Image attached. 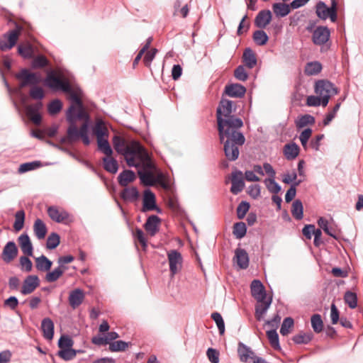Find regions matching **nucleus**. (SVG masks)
<instances>
[{
	"mask_svg": "<svg viewBox=\"0 0 363 363\" xmlns=\"http://www.w3.org/2000/svg\"><path fill=\"white\" fill-rule=\"evenodd\" d=\"M216 120L219 139L224 144L223 150L229 161H235L239 157V146L245 142V138L240 128L243 126L241 118L233 114V101L221 99L216 109Z\"/></svg>",
	"mask_w": 363,
	"mask_h": 363,
	"instance_id": "1",
	"label": "nucleus"
},
{
	"mask_svg": "<svg viewBox=\"0 0 363 363\" xmlns=\"http://www.w3.org/2000/svg\"><path fill=\"white\" fill-rule=\"evenodd\" d=\"M76 110L74 105H70L66 112V120L69 123L67 130V136L61 139V143H73L79 139L80 135L89 133V119H79L74 116Z\"/></svg>",
	"mask_w": 363,
	"mask_h": 363,
	"instance_id": "2",
	"label": "nucleus"
},
{
	"mask_svg": "<svg viewBox=\"0 0 363 363\" xmlns=\"http://www.w3.org/2000/svg\"><path fill=\"white\" fill-rule=\"evenodd\" d=\"M112 143L116 151L124 157L128 167L138 168L140 164L134 160V156L143 146L140 142L131 140L128 143L122 136L116 135L113 137Z\"/></svg>",
	"mask_w": 363,
	"mask_h": 363,
	"instance_id": "3",
	"label": "nucleus"
},
{
	"mask_svg": "<svg viewBox=\"0 0 363 363\" xmlns=\"http://www.w3.org/2000/svg\"><path fill=\"white\" fill-rule=\"evenodd\" d=\"M44 85L52 91L71 92L72 86L69 80L61 74H57L55 71L49 70L44 79Z\"/></svg>",
	"mask_w": 363,
	"mask_h": 363,
	"instance_id": "4",
	"label": "nucleus"
},
{
	"mask_svg": "<svg viewBox=\"0 0 363 363\" xmlns=\"http://www.w3.org/2000/svg\"><path fill=\"white\" fill-rule=\"evenodd\" d=\"M315 93L322 99V106L325 107L332 96L337 94V89L328 80H318L315 83Z\"/></svg>",
	"mask_w": 363,
	"mask_h": 363,
	"instance_id": "5",
	"label": "nucleus"
},
{
	"mask_svg": "<svg viewBox=\"0 0 363 363\" xmlns=\"http://www.w3.org/2000/svg\"><path fill=\"white\" fill-rule=\"evenodd\" d=\"M23 30V26L15 23V28L9 30L0 38V50L6 52L11 49L16 44Z\"/></svg>",
	"mask_w": 363,
	"mask_h": 363,
	"instance_id": "6",
	"label": "nucleus"
},
{
	"mask_svg": "<svg viewBox=\"0 0 363 363\" xmlns=\"http://www.w3.org/2000/svg\"><path fill=\"white\" fill-rule=\"evenodd\" d=\"M134 160L140 164L138 167H143L142 171L157 172V167L152 162L150 155L143 146L136 152Z\"/></svg>",
	"mask_w": 363,
	"mask_h": 363,
	"instance_id": "7",
	"label": "nucleus"
},
{
	"mask_svg": "<svg viewBox=\"0 0 363 363\" xmlns=\"http://www.w3.org/2000/svg\"><path fill=\"white\" fill-rule=\"evenodd\" d=\"M47 211L49 217L56 223L69 224L74 221L73 216L63 208L52 206Z\"/></svg>",
	"mask_w": 363,
	"mask_h": 363,
	"instance_id": "8",
	"label": "nucleus"
},
{
	"mask_svg": "<svg viewBox=\"0 0 363 363\" xmlns=\"http://www.w3.org/2000/svg\"><path fill=\"white\" fill-rule=\"evenodd\" d=\"M16 79L21 80L20 88L28 86L37 85L40 82V78L36 73L30 72L28 69L23 68L16 74Z\"/></svg>",
	"mask_w": 363,
	"mask_h": 363,
	"instance_id": "9",
	"label": "nucleus"
},
{
	"mask_svg": "<svg viewBox=\"0 0 363 363\" xmlns=\"http://www.w3.org/2000/svg\"><path fill=\"white\" fill-rule=\"evenodd\" d=\"M330 37V31L327 26H319L313 31L312 40L315 45H322L326 43Z\"/></svg>",
	"mask_w": 363,
	"mask_h": 363,
	"instance_id": "10",
	"label": "nucleus"
},
{
	"mask_svg": "<svg viewBox=\"0 0 363 363\" xmlns=\"http://www.w3.org/2000/svg\"><path fill=\"white\" fill-rule=\"evenodd\" d=\"M167 257L169 264V271L172 276L176 274L181 269L182 264V256L179 252L176 250H170L167 253Z\"/></svg>",
	"mask_w": 363,
	"mask_h": 363,
	"instance_id": "11",
	"label": "nucleus"
},
{
	"mask_svg": "<svg viewBox=\"0 0 363 363\" xmlns=\"http://www.w3.org/2000/svg\"><path fill=\"white\" fill-rule=\"evenodd\" d=\"M68 93L70 94V99L72 101L71 105L73 104L76 107V110L74 111V116H77V118H79V119H89V114L85 111L80 97L72 90L71 92Z\"/></svg>",
	"mask_w": 363,
	"mask_h": 363,
	"instance_id": "12",
	"label": "nucleus"
},
{
	"mask_svg": "<svg viewBox=\"0 0 363 363\" xmlns=\"http://www.w3.org/2000/svg\"><path fill=\"white\" fill-rule=\"evenodd\" d=\"M40 285V279L37 275H28L23 282L21 293L28 295L33 293Z\"/></svg>",
	"mask_w": 363,
	"mask_h": 363,
	"instance_id": "13",
	"label": "nucleus"
},
{
	"mask_svg": "<svg viewBox=\"0 0 363 363\" xmlns=\"http://www.w3.org/2000/svg\"><path fill=\"white\" fill-rule=\"evenodd\" d=\"M18 250L13 241L8 242L4 246L2 253L1 259L5 263L11 262L18 255Z\"/></svg>",
	"mask_w": 363,
	"mask_h": 363,
	"instance_id": "14",
	"label": "nucleus"
},
{
	"mask_svg": "<svg viewBox=\"0 0 363 363\" xmlns=\"http://www.w3.org/2000/svg\"><path fill=\"white\" fill-rule=\"evenodd\" d=\"M251 294L257 301H260L267 298V293L263 284L259 279H255L250 284Z\"/></svg>",
	"mask_w": 363,
	"mask_h": 363,
	"instance_id": "15",
	"label": "nucleus"
},
{
	"mask_svg": "<svg viewBox=\"0 0 363 363\" xmlns=\"http://www.w3.org/2000/svg\"><path fill=\"white\" fill-rule=\"evenodd\" d=\"M42 107L43 104L41 101H39L33 105L28 106L26 108L28 117L35 125H40L42 121V116L39 113Z\"/></svg>",
	"mask_w": 363,
	"mask_h": 363,
	"instance_id": "16",
	"label": "nucleus"
},
{
	"mask_svg": "<svg viewBox=\"0 0 363 363\" xmlns=\"http://www.w3.org/2000/svg\"><path fill=\"white\" fill-rule=\"evenodd\" d=\"M272 301V297L266 298L260 301H257L255 308V315L258 321H261L264 318V315L271 306Z\"/></svg>",
	"mask_w": 363,
	"mask_h": 363,
	"instance_id": "17",
	"label": "nucleus"
},
{
	"mask_svg": "<svg viewBox=\"0 0 363 363\" xmlns=\"http://www.w3.org/2000/svg\"><path fill=\"white\" fill-rule=\"evenodd\" d=\"M230 191L236 195L241 192L245 186V182L242 179V173L240 171H235L232 173Z\"/></svg>",
	"mask_w": 363,
	"mask_h": 363,
	"instance_id": "18",
	"label": "nucleus"
},
{
	"mask_svg": "<svg viewBox=\"0 0 363 363\" xmlns=\"http://www.w3.org/2000/svg\"><path fill=\"white\" fill-rule=\"evenodd\" d=\"M161 219L156 215L150 216L144 224V228L151 235L154 236L160 230Z\"/></svg>",
	"mask_w": 363,
	"mask_h": 363,
	"instance_id": "19",
	"label": "nucleus"
},
{
	"mask_svg": "<svg viewBox=\"0 0 363 363\" xmlns=\"http://www.w3.org/2000/svg\"><path fill=\"white\" fill-rule=\"evenodd\" d=\"M238 354L240 360L242 362H249L257 357L250 347L241 342L238 343Z\"/></svg>",
	"mask_w": 363,
	"mask_h": 363,
	"instance_id": "20",
	"label": "nucleus"
},
{
	"mask_svg": "<svg viewBox=\"0 0 363 363\" xmlns=\"http://www.w3.org/2000/svg\"><path fill=\"white\" fill-rule=\"evenodd\" d=\"M156 208V198L155 194L150 189L144 191L143 201V212L154 211Z\"/></svg>",
	"mask_w": 363,
	"mask_h": 363,
	"instance_id": "21",
	"label": "nucleus"
},
{
	"mask_svg": "<svg viewBox=\"0 0 363 363\" xmlns=\"http://www.w3.org/2000/svg\"><path fill=\"white\" fill-rule=\"evenodd\" d=\"M239 268L245 269L249 266V257L246 250L242 248H237L235 250V257L233 258Z\"/></svg>",
	"mask_w": 363,
	"mask_h": 363,
	"instance_id": "22",
	"label": "nucleus"
},
{
	"mask_svg": "<svg viewBox=\"0 0 363 363\" xmlns=\"http://www.w3.org/2000/svg\"><path fill=\"white\" fill-rule=\"evenodd\" d=\"M84 299V293L81 289H75L70 291L68 298L70 306L75 309L79 306Z\"/></svg>",
	"mask_w": 363,
	"mask_h": 363,
	"instance_id": "23",
	"label": "nucleus"
},
{
	"mask_svg": "<svg viewBox=\"0 0 363 363\" xmlns=\"http://www.w3.org/2000/svg\"><path fill=\"white\" fill-rule=\"evenodd\" d=\"M92 132L96 135L97 141L108 138V130L102 120L96 122L92 128Z\"/></svg>",
	"mask_w": 363,
	"mask_h": 363,
	"instance_id": "24",
	"label": "nucleus"
},
{
	"mask_svg": "<svg viewBox=\"0 0 363 363\" xmlns=\"http://www.w3.org/2000/svg\"><path fill=\"white\" fill-rule=\"evenodd\" d=\"M272 20V13L269 10H262L255 19V24L259 28H264Z\"/></svg>",
	"mask_w": 363,
	"mask_h": 363,
	"instance_id": "25",
	"label": "nucleus"
},
{
	"mask_svg": "<svg viewBox=\"0 0 363 363\" xmlns=\"http://www.w3.org/2000/svg\"><path fill=\"white\" fill-rule=\"evenodd\" d=\"M21 251L27 256H33V247L28 234L23 233L18 238Z\"/></svg>",
	"mask_w": 363,
	"mask_h": 363,
	"instance_id": "26",
	"label": "nucleus"
},
{
	"mask_svg": "<svg viewBox=\"0 0 363 363\" xmlns=\"http://www.w3.org/2000/svg\"><path fill=\"white\" fill-rule=\"evenodd\" d=\"M225 92L230 97L241 98L245 95L246 88L240 84H231L225 86Z\"/></svg>",
	"mask_w": 363,
	"mask_h": 363,
	"instance_id": "27",
	"label": "nucleus"
},
{
	"mask_svg": "<svg viewBox=\"0 0 363 363\" xmlns=\"http://www.w3.org/2000/svg\"><path fill=\"white\" fill-rule=\"evenodd\" d=\"M242 59L244 66H246L248 69L254 68L257 62L255 53L250 48L245 49Z\"/></svg>",
	"mask_w": 363,
	"mask_h": 363,
	"instance_id": "28",
	"label": "nucleus"
},
{
	"mask_svg": "<svg viewBox=\"0 0 363 363\" xmlns=\"http://www.w3.org/2000/svg\"><path fill=\"white\" fill-rule=\"evenodd\" d=\"M299 152L300 147L295 143H289L284 146L283 153L286 159L288 160H293L296 158Z\"/></svg>",
	"mask_w": 363,
	"mask_h": 363,
	"instance_id": "29",
	"label": "nucleus"
},
{
	"mask_svg": "<svg viewBox=\"0 0 363 363\" xmlns=\"http://www.w3.org/2000/svg\"><path fill=\"white\" fill-rule=\"evenodd\" d=\"M54 323L50 318L43 319L41 322V330L43 337L47 340H52L54 335Z\"/></svg>",
	"mask_w": 363,
	"mask_h": 363,
	"instance_id": "30",
	"label": "nucleus"
},
{
	"mask_svg": "<svg viewBox=\"0 0 363 363\" xmlns=\"http://www.w3.org/2000/svg\"><path fill=\"white\" fill-rule=\"evenodd\" d=\"M135 179V172L130 169H125L118 176V184L124 187L127 186L129 183L134 182Z\"/></svg>",
	"mask_w": 363,
	"mask_h": 363,
	"instance_id": "31",
	"label": "nucleus"
},
{
	"mask_svg": "<svg viewBox=\"0 0 363 363\" xmlns=\"http://www.w3.org/2000/svg\"><path fill=\"white\" fill-rule=\"evenodd\" d=\"M290 4L285 3H274L272 5L273 12L278 18H283L286 16L291 12Z\"/></svg>",
	"mask_w": 363,
	"mask_h": 363,
	"instance_id": "32",
	"label": "nucleus"
},
{
	"mask_svg": "<svg viewBox=\"0 0 363 363\" xmlns=\"http://www.w3.org/2000/svg\"><path fill=\"white\" fill-rule=\"evenodd\" d=\"M138 174L140 182L146 186H152L155 184V174L151 171L138 170Z\"/></svg>",
	"mask_w": 363,
	"mask_h": 363,
	"instance_id": "33",
	"label": "nucleus"
},
{
	"mask_svg": "<svg viewBox=\"0 0 363 363\" xmlns=\"http://www.w3.org/2000/svg\"><path fill=\"white\" fill-rule=\"evenodd\" d=\"M121 199L125 201H134L139 197V192L136 187L125 188L120 194Z\"/></svg>",
	"mask_w": 363,
	"mask_h": 363,
	"instance_id": "34",
	"label": "nucleus"
},
{
	"mask_svg": "<svg viewBox=\"0 0 363 363\" xmlns=\"http://www.w3.org/2000/svg\"><path fill=\"white\" fill-rule=\"evenodd\" d=\"M35 261L36 269L40 272L49 271L52 265V262L43 255L36 257Z\"/></svg>",
	"mask_w": 363,
	"mask_h": 363,
	"instance_id": "35",
	"label": "nucleus"
},
{
	"mask_svg": "<svg viewBox=\"0 0 363 363\" xmlns=\"http://www.w3.org/2000/svg\"><path fill=\"white\" fill-rule=\"evenodd\" d=\"M33 231L38 240H43L45 238L48 232V229L45 224L41 219L37 218L35 220L33 225Z\"/></svg>",
	"mask_w": 363,
	"mask_h": 363,
	"instance_id": "36",
	"label": "nucleus"
},
{
	"mask_svg": "<svg viewBox=\"0 0 363 363\" xmlns=\"http://www.w3.org/2000/svg\"><path fill=\"white\" fill-rule=\"evenodd\" d=\"M104 168L110 173L116 174L118 170V163L117 160L111 157L103 158Z\"/></svg>",
	"mask_w": 363,
	"mask_h": 363,
	"instance_id": "37",
	"label": "nucleus"
},
{
	"mask_svg": "<svg viewBox=\"0 0 363 363\" xmlns=\"http://www.w3.org/2000/svg\"><path fill=\"white\" fill-rule=\"evenodd\" d=\"M322 70V65L318 61L308 62L305 67V73L307 75H316Z\"/></svg>",
	"mask_w": 363,
	"mask_h": 363,
	"instance_id": "38",
	"label": "nucleus"
},
{
	"mask_svg": "<svg viewBox=\"0 0 363 363\" xmlns=\"http://www.w3.org/2000/svg\"><path fill=\"white\" fill-rule=\"evenodd\" d=\"M50 64L49 60L47 57L43 55H39L36 57H33L31 62V67L33 69H41L48 66Z\"/></svg>",
	"mask_w": 363,
	"mask_h": 363,
	"instance_id": "39",
	"label": "nucleus"
},
{
	"mask_svg": "<svg viewBox=\"0 0 363 363\" xmlns=\"http://www.w3.org/2000/svg\"><path fill=\"white\" fill-rule=\"evenodd\" d=\"M18 53L24 59H31L34 55V49L30 44L19 45L18 46Z\"/></svg>",
	"mask_w": 363,
	"mask_h": 363,
	"instance_id": "40",
	"label": "nucleus"
},
{
	"mask_svg": "<svg viewBox=\"0 0 363 363\" xmlns=\"http://www.w3.org/2000/svg\"><path fill=\"white\" fill-rule=\"evenodd\" d=\"M303 207L302 202L296 199L294 201L291 207V213L295 219L299 220L303 218Z\"/></svg>",
	"mask_w": 363,
	"mask_h": 363,
	"instance_id": "41",
	"label": "nucleus"
},
{
	"mask_svg": "<svg viewBox=\"0 0 363 363\" xmlns=\"http://www.w3.org/2000/svg\"><path fill=\"white\" fill-rule=\"evenodd\" d=\"M247 233V226L244 222L235 223L233 225V234L237 239H242Z\"/></svg>",
	"mask_w": 363,
	"mask_h": 363,
	"instance_id": "42",
	"label": "nucleus"
},
{
	"mask_svg": "<svg viewBox=\"0 0 363 363\" xmlns=\"http://www.w3.org/2000/svg\"><path fill=\"white\" fill-rule=\"evenodd\" d=\"M252 38L254 42L257 45L260 46L265 45L269 40L267 34L263 30H255L253 33Z\"/></svg>",
	"mask_w": 363,
	"mask_h": 363,
	"instance_id": "43",
	"label": "nucleus"
},
{
	"mask_svg": "<svg viewBox=\"0 0 363 363\" xmlns=\"http://www.w3.org/2000/svg\"><path fill=\"white\" fill-rule=\"evenodd\" d=\"M315 118L309 114H305L299 117L295 122L296 126L298 128H302L308 125H313L315 123Z\"/></svg>",
	"mask_w": 363,
	"mask_h": 363,
	"instance_id": "44",
	"label": "nucleus"
},
{
	"mask_svg": "<svg viewBox=\"0 0 363 363\" xmlns=\"http://www.w3.org/2000/svg\"><path fill=\"white\" fill-rule=\"evenodd\" d=\"M330 11L331 6L328 7L326 4L323 1H319L316 4V14L321 19H327Z\"/></svg>",
	"mask_w": 363,
	"mask_h": 363,
	"instance_id": "45",
	"label": "nucleus"
},
{
	"mask_svg": "<svg viewBox=\"0 0 363 363\" xmlns=\"http://www.w3.org/2000/svg\"><path fill=\"white\" fill-rule=\"evenodd\" d=\"M267 336L270 345L274 350H280L279 335L275 329L267 331Z\"/></svg>",
	"mask_w": 363,
	"mask_h": 363,
	"instance_id": "46",
	"label": "nucleus"
},
{
	"mask_svg": "<svg viewBox=\"0 0 363 363\" xmlns=\"http://www.w3.org/2000/svg\"><path fill=\"white\" fill-rule=\"evenodd\" d=\"M264 182L270 193L277 194L281 189V186L275 181V178H267Z\"/></svg>",
	"mask_w": 363,
	"mask_h": 363,
	"instance_id": "47",
	"label": "nucleus"
},
{
	"mask_svg": "<svg viewBox=\"0 0 363 363\" xmlns=\"http://www.w3.org/2000/svg\"><path fill=\"white\" fill-rule=\"evenodd\" d=\"M79 352V350H76L70 347L59 350L57 355L65 361H69L74 359L76 357L77 353Z\"/></svg>",
	"mask_w": 363,
	"mask_h": 363,
	"instance_id": "48",
	"label": "nucleus"
},
{
	"mask_svg": "<svg viewBox=\"0 0 363 363\" xmlns=\"http://www.w3.org/2000/svg\"><path fill=\"white\" fill-rule=\"evenodd\" d=\"M25 221V212L23 210L18 211L15 213V221L13 223V228L16 231L21 230L24 225Z\"/></svg>",
	"mask_w": 363,
	"mask_h": 363,
	"instance_id": "49",
	"label": "nucleus"
},
{
	"mask_svg": "<svg viewBox=\"0 0 363 363\" xmlns=\"http://www.w3.org/2000/svg\"><path fill=\"white\" fill-rule=\"evenodd\" d=\"M99 150L106 157H111L113 154L112 148L108 143V138L97 141Z\"/></svg>",
	"mask_w": 363,
	"mask_h": 363,
	"instance_id": "50",
	"label": "nucleus"
},
{
	"mask_svg": "<svg viewBox=\"0 0 363 363\" xmlns=\"http://www.w3.org/2000/svg\"><path fill=\"white\" fill-rule=\"evenodd\" d=\"M129 342L123 340L113 341L109 343V350L111 352H123L128 347Z\"/></svg>",
	"mask_w": 363,
	"mask_h": 363,
	"instance_id": "51",
	"label": "nucleus"
},
{
	"mask_svg": "<svg viewBox=\"0 0 363 363\" xmlns=\"http://www.w3.org/2000/svg\"><path fill=\"white\" fill-rule=\"evenodd\" d=\"M311 325L315 333H319L323 330V323L320 314H314L311 316Z\"/></svg>",
	"mask_w": 363,
	"mask_h": 363,
	"instance_id": "52",
	"label": "nucleus"
},
{
	"mask_svg": "<svg viewBox=\"0 0 363 363\" xmlns=\"http://www.w3.org/2000/svg\"><path fill=\"white\" fill-rule=\"evenodd\" d=\"M344 300L350 308H355L357 306V296L354 292L350 291H346L344 295Z\"/></svg>",
	"mask_w": 363,
	"mask_h": 363,
	"instance_id": "53",
	"label": "nucleus"
},
{
	"mask_svg": "<svg viewBox=\"0 0 363 363\" xmlns=\"http://www.w3.org/2000/svg\"><path fill=\"white\" fill-rule=\"evenodd\" d=\"M60 242V238L56 233H52L47 239L46 247L49 250L56 248Z\"/></svg>",
	"mask_w": 363,
	"mask_h": 363,
	"instance_id": "54",
	"label": "nucleus"
},
{
	"mask_svg": "<svg viewBox=\"0 0 363 363\" xmlns=\"http://www.w3.org/2000/svg\"><path fill=\"white\" fill-rule=\"evenodd\" d=\"M41 166V163L39 161H34L31 162L23 163L18 168V172L22 174L31 170H34Z\"/></svg>",
	"mask_w": 363,
	"mask_h": 363,
	"instance_id": "55",
	"label": "nucleus"
},
{
	"mask_svg": "<svg viewBox=\"0 0 363 363\" xmlns=\"http://www.w3.org/2000/svg\"><path fill=\"white\" fill-rule=\"evenodd\" d=\"M294 321L291 317H287L284 319L281 325L280 333L281 335H287L290 333V329L294 326Z\"/></svg>",
	"mask_w": 363,
	"mask_h": 363,
	"instance_id": "56",
	"label": "nucleus"
},
{
	"mask_svg": "<svg viewBox=\"0 0 363 363\" xmlns=\"http://www.w3.org/2000/svg\"><path fill=\"white\" fill-rule=\"evenodd\" d=\"M62 108V103L60 99H54L48 105V113L53 116L58 113Z\"/></svg>",
	"mask_w": 363,
	"mask_h": 363,
	"instance_id": "57",
	"label": "nucleus"
},
{
	"mask_svg": "<svg viewBox=\"0 0 363 363\" xmlns=\"http://www.w3.org/2000/svg\"><path fill=\"white\" fill-rule=\"evenodd\" d=\"M211 318L215 321L218 327L220 335H223L225 333V323L221 315L218 312H213L211 313Z\"/></svg>",
	"mask_w": 363,
	"mask_h": 363,
	"instance_id": "58",
	"label": "nucleus"
},
{
	"mask_svg": "<svg viewBox=\"0 0 363 363\" xmlns=\"http://www.w3.org/2000/svg\"><path fill=\"white\" fill-rule=\"evenodd\" d=\"M30 96L35 100H41L45 97V93L42 87L33 85L29 91Z\"/></svg>",
	"mask_w": 363,
	"mask_h": 363,
	"instance_id": "59",
	"label": "nucleus"
},
{
	"mask_svg": "<svg viewBox=\"0 0 363 363\" xmlns=\"http://www.w3.org/2000/svg\"><path fill=\"white\" fill-rule=\"evenodd\" d=\"M312 339L311 333H299L292 337V340L297 345L308 344Z\"/></svg>",
	"mask_w": 363,
	"mask_h": 363,
	"instance_id": "60",
	"label": "nucleus"
},
{
	"mask_svg": "<svg viewBox=\"0 0 363 363\" xmlns=\"http://www.w3.org/2000/svg\"><path fill=\"white\" fill-rule=\"evenodd\" d=\"M250 203L245 201H241L237 207L236 213L239 219L245 218L246 213L250 209Z\"/></svg>",
	"mask_w": 363,
	"mask_h": 363,
	"instance_id": "61",
	"label": "nucleus"
},
{
	"mask_svg": "<svg viewBox=\"0 0 363 363\" xmlns=\"http://www.w3.org/2000/svg\"><path fill=\"white\" fill-rule=\"evenodd\" d=\"M21 269L23 272H30L33 268V263L28 256H21L19 259Z\"/></svg>",
	"mask_w": 363,
	"mask_h": 363,
	"instance_id": "62",
	"label": "nucleus"
},
{
	"mask_svg": "<svg viewBox=\"0 0 363 363\" xmlns=\"http://www.w3.org/2000/svg\"><path fill=\"white\" fill-rule=\"evenodd\" d=\"M234 77L239 81L245 82L248 79V74L245 71L244 65H239L234 71Z\"/></svg>",
	"mask_w": 363,
	"mask_h": 363,
	"instance_id": "63",
	"label": "nucleus"
},
{
	"mask_svg": "<svg viewBox=\"0 0 363 363\" xmlns=\"http://www.w3.org/2000/svg\"><path fill=\"white\" fill-rule=\"evenodd\" d=\"M62 275V272L60 269L55 268L45 274V281L50 283L56 281Z\"/></svg>",
	"mask_w": 363,
	"mask_h": 363,
	"instance_id": "64",
	"label": "nucleus"
}]
</instances>
